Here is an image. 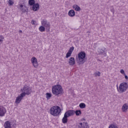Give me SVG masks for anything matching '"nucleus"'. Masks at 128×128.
Listing matches in <instances>:
<instances>
[{
  "mask_svg": "<svg viewBox=\"0 0 128 128\" xmlns=\"http://www.w3.org/2000/svg\"><path fill=\"white\" fill-rule=\"evenodd\" d=\"M76 60L78 66L84 64V62H86V52L82 51L78 53V56L76 58Z\"/></svg>",
  "mask_w": 128,
  "mask_h": 128,
  "instance_id": "1",
  "label": "nucleus"
},
{
  "mask_svg": "<svg viewBox=\"0 0 128 128\" xmlns=\"http://www.w3.org/2000/svg\"><path fill=\"white\" fill-rule=\"evenodd\" d=\"M60 108L58 106H53L50 109V114L54 116H59L61 112Z\"/></svg>",
  "mask_w": 128,
  "mask_h": 128,
  "instance_id": "2",
  "label": "nucleus"
},
{
  "mask_svg": "<svg viewBox=\"0 0 128 128\" xmlns=\"http://www.w3.org/2000/svg\"><path fill=\"white\" fill-rule=\"evenodd\" d=\"M21 92L22 93L21 94L24 96H30L32 92V88H30L28 86H24L22 89Z\"/></svg>",
  "mask_w": 128,
  "mask_h": 128,
  "instance_id": "3",
  "label": "nucleus"
},
{
  "mask_svg": "<svg viewBox=\"0 0 128 128\" xmlns=\"http://www.w3.org/2000/svg\"><path fill=\"white\" fill-rule=\"evenodd\" d=\"M52 92L53 94H55L56 96H58V94H62V86L57 85L53 86L52 88Z\"/></svg>",
  "mask_w": 128,
  "mask_h": 128,
  "instance_id": "4",
  "label": "nucleus"
},
{
  "mask_svg": "<svg viewBox=\"0 0 128 128\" xmlns=\"http://www.w3.org/2000/svg\"><path fill=\"white\" fill-rule=\"evenodd\" d=\"M128 88V83L126 82L121 83L119 86V88L117 86V90L120 94H122L123 92H126Z\"/></svg>",
  "mask_w": 128,
  "mask_h": 128,
  "instance_id": "5",
  "label": "nucleus"
},
{
  "mask_svg": "<svg viewBox=\"0 0 128 128\" xmlns=\"http://www.w3.org/2000/svg\"><path fill=\"white\" fill-rule=\"evenodd\" d=\"M41 24L44 28H46L47 30H50V23L48 22L46 20H43L41 22Z\"/></svg>",
  "mask_w": 128,
  "mask_h": 128,
  "instance_id": "6",
  "label": "nucleus"
},
{
  "mask_svg": "<svg viewBox=\"0 0 128 128\" xmlns=\"http://www.w3.org/2000/svg\"><path fill=\"white\" fill-rule=\"evenodd\" d=\"M31 62L33 66H34L36 68H38V59L36 57L33 56L32 58Z\"/></svg>",
  "mask_w": 128,
  "mask_h": 128,
  "instance_id": "7",
  "label": "nucleus"
},
{
  "mask_svg": "<svg viewBox=\"0 0 128 128\" xmlns=\"http://www.w3.org/2000/svg\"><path fill=\"white\" fill-rule=\"evenodd\" d=\"M24 98V96L22 95V94H20V95L18 96L16 99V104H20V102H22V98Z\"/></svg>",
  "mask_w": 128,
  "mask_h": 128,
  "instance_id": "8",
  "label": "nucleus"
},
{
  "mask_svg": "<svg viewBox=\"0 0 128 128\" xmlns=\"http://www.w3.org/2000/svg\"><path fill=\"white\" fill-rule=\"evenodd\" d=\"M78 128H88V123L80 122L77 125Z\"/></svg>",
  "mask_w": 128,
  "mask_h": 128,
  "instance_id": "9",
  "label": "nucleus"
},
{
  "mask_svg": "<svg viewBox=\"0 0 128 128\" xmlns=\"http://www.w3.org/2000/svg\"><path fill=\"white\" fill-rule=\"evenodd\" d=\"M74 46L71 47L68 50V52L66 54V58H68L70 56H72V52H74Z\"/></svg>",
  "mask_w": 128,
  "mask_h": 128,
  "instance_id": "10",
  "label": "nucleus"
},
{
  "mask_svg": "<svg viewBox=\"0 0 128 128\" xmlns=\"http://www.w3.org/2000/svg\"><path fill=\"white\" fill-rule=\"evenodd\" d=\"M66 116L70 118V116H72L74 114V110H68L64 114Z\"/></svg>",
  "mask_w": 128,
  "mask_h": 128,
  "instance_id": "11",
  "label": "nucleus"
},
{
  "mask_svg": "<svg viewBox=\"0 0 128 128\" xmlns=\"http://www.w3.org/2000/svg\"><path fill=\"white\" fill-rule=\"evenodd\" d=\"M68 62L70 66H74L76 64V60L74 57H71L69 58Z\"/></svg>",
  "mask_w": 128,
  "mask_h": 128,
  "instance_id": "12",
  "label": "nucleus"
},
{
  "mask_svg": "<svg viewBox=\"0 0 128 128\" xmlns=\"http://www.w3.org/2000/svg\"><path fill=\"white\" fill-rule=\"evenodd\" d=\"M6 112V110L4 108L0 107V116H4Z\"/></svg>",
  "mask_w": 128,
  "mask_h": 128,
  "instance_id": "13",
  "label": "nucleus"
},
{
  "mask_svg": "<svg viewBox=\"0 0 128 128\" xmlns=\"http://www.w3.org/2000/svg\"><path fill=\"white\" fill-rule=\"evenodd\" d=\"M32 10L34 12H36L40 10V4L36 3L32 6Z\"/></svg>",
  "mask_w": 128,
  "mask_h": 128,
  "instance_id": "14",
  "label": "nucleus"
},
{
  "mask_svg": "<svg viewBox=\"0 0 128 128\" xmlns=\"http://www.w3.org/2000/svg\"><path fill=\"white\" fill-rule=\"evenodd\" d=\"M122 111L124 112H126L128 111V104H124V105L122 106Z\"/></svg>",
  "mask_w": 128,
  "mask_h": 128,
  "instance_id": "15",
  "label": "nucleus"
},
{
  "mask_svg": "<svg viewBox=\"0 0 128 128\" xmlns=\"http://www.w3.org/2000/svg\"><path fill=\"white\" fill-rule=\"evenodd\" d=\"M68 14L69 16H72V17L74 16H76V12L74 10H69Z\"/></svg>",
  "mask_w": 128,
  "mask_h": 128,
  "instance_id": "16",
  "label": "nucleus"
},
{
  "mask_svg": "<svg viewBox=\"0 0 128 128\" xmlns=\"http://www.w3.org/2000/svg\"><path fill=\"white\" fill-rule=\"evenodd\" d=\"M4 128H12V126H10V122L9 121H6L4 124Z\"/></svg>",
  "mask_w": 128,
  "mask_h": 128,
  "instance_id": "17",
  "label": "nucleus"
},
{
  "mask_svg": "<svg viewBox=\"0 0 128 128\" xmlns=\"http://www.w3.org/2000/svg\"><path fill=\"white\" fill-rule=\"evenodd\" d=\"M73 8L76 10V12H80L81 10L80 8L77 4H74L72 6Z\"/></svg>",
  "mask_w": 128,
  "mask_h": 128,
  "instance_id": "18",
  "label": "nucleus"
},
{
  "mask_svg": "<svg viewBox=\"0 0 128 128\" xmlns=\"http://www.w3.org/2000/svg\"><path fill=\"white\" fill-rule=\"evenodd\" d=\"M68 117L64 114V117L62 119L63 124H66V122H68Z\"/></svg>",
  "mask_w": 128,
  "mask_h": 128,
  "instance_id": "19",
  "label": "nucleus"
},
{
  "mask_svg": "<svg viewBox=\"0 0 128 128\" xmlns=\"http://www.w3.org/2000/svg\"><path fill=\"white\" fill-rule=\"evenodd\" d=\"M99 54H102L106 52V48H104V49L100 50L98 51Z\"/></svg>",
  "mask_w": 128,
  "mask_h": 128,
  "instance_id": "20",
  "label": "nucleus"
},
{
  "mask_svg": "<svg viewBox=\"0 0 128 128\" xmlns=\"http://www.w3.org/2000/svg\"><path fill=\"white\" fill-rule=\"evenodd\" d=\"M28 4L30 6H34V4H36V0H29Z\"/></svg>",
  "mask_w": 128,
  "mask_h": 128,
  "instance_id": "21",
  "label": "nucleus"
},
{
  "mask_svg": "<svg viewBox=\"0 0 128 128\" xmlns=\"http://www.w3.org/2000/svg\"><path fill=\"white\" fill-rule=\"evenodd\" d=\"M39 30L40 32H44L46 30V28H44V26L42 25L39 28Z\"/></svg>",
  "mask_w": 128,
  "mask_h": 128,
  "instance_id": "22",
  "label": "nucleus"
},
{
  "mask_svg": "<svg viewBox=\"0 0 128 128\" xmlns=\"http://www.w3.org/2000/svg\"><path fill=\"white\" fill-rule=\"evenodd\" d=\"M74 114H76L77 116H80V114H82V111H80V110H76L74 112Z\"/></svg>",
  "mask_w": 128,
  "mask_h": 128,
  "instance_id": "23",
  "label": "nucleus"
},
{
  "mask_svg": "<svg viewBox=\"0 0 128 128\" xmlns=\"http://www.w3.org/2000/svg\"><path fill=\"white\" fill-rule=\"evenodd\" d=\"M79 106L80 108H86V104L84 103H80Z\"/></svg>",
  "mask_w": 128,
  "mask_h": 128,
  "instance_id": "24",
  "label": "nucleus"
},
{
  "mask_svg": "<svg viewBox=\"0 0 128 128\" xmlns=\"http://www.w3.org/2000/svg\"><path fill=\"white\" fill-rule=\"evenodd\" d=\"M4 36L0 35V44H2V42H4Z\"/></svg>",
  "mask_w": 128,
  "mask_h": 128,
  "instance_id": "25",
  "label": "nucleus"
},
{
  "mask_svg": "<svg viewBox=\"0 0 128 128\" xmlns=\"http://www.w3.org/2000/svg\"><path fill=\"white\" fill-rule=\"evenodd\" d=\"M46 98L48 100H50V98H52V94L46 93Z\"/></svg>",
  "mask_w": 128,
  "mask_h": 128,
  "instance_id": "26",
  "label": "nucleus"
},
{
  "mask_svg": "<svg viewBox=\"0 0 128 128\" xmlns=\"http://www.w3.org/2000/svg\"><path fill=\"white\" fill-rule=\"evenodd\" d=\"M8 4L9 6H12L14 4V2L12 0H8Z\"/></svg>",
  "mask_w": 128,
  "mask_h": 128,
  "instance_id": "27",
  "label": "nucleus"
},
{
  "mask_svg": "<svg viewBox=\"0 0 128 128\" xmlns=\"http://www.w3.org/2000/svg\"><path fill=\"white\" fill-rule=\"evenodd\" d=\"M94 75L95 76H100V72H96L94 74Z\"/></svg>",
  "mask_w": 128,
  "mask_h": 128,
  "instance_id": "28",
  "label": "nucleus"
},
{
  "mask_svg": "<svg viewBox=\"0 0 128 128\" xmlns=\"http://www.w3.org/2000/svg\"><path fill=\"white\" fill-rule=\"evenodd\" d=\"M108 128H118V126H116V125L112 124L109 126Z\"/></svg>",
  "mask_w": 128,
  "mask_h": 128,
  "instance_id": "29",
  "label": "nucleus"
},
{
  "mask_svg": "<svg viewBox=\"0 0 128 128\" xmlns=\"http://www.w3.org/2000/svg\"><path fill=\"white\" fill-rule=\"evenodd\" d=\"M120 74H123V76L126 74V73L124 72V70L122 69L120 70Z\"/></svg>",
  "mask_w": 128,
  "mask_h": 128,
  "instance_id": "30",
  "label": "nucleus"
},
{
  "mask_svg": "<svg viewBox=\"0 0 128 128\" xmlns=\"http://www.w3.org/2000/svg\"><path fill=\"white\" fill-rule=\"evenodd\" d=\"M31 24H32L34 26H36V22L34 20H32L31 22Z\"/></svg>",
  "mask_w": 128,
  "mask_h": 128,
  "instance_id": "31",
  "label": "nucleus"
},
{
  "mask_svg": "<svg viewBox=\"0 0 128 128\" xmlns=\"http://www.w3.org/2000/svg\"><path fill=\"white\" fill-rule=\"evenodd\" d=\"M20 10H22V12H26V10L24 9L23 8H20Z\"/></svg>",
  "mask_w": 128,
  "mask_h": 128,
  "instance_id": "32",
  "label": "nucleus"
},
{
  "mask_svg": "<svg viewBox=\"0 0 128 128\" xmlns=\"http://www.w3.org/2000/svg\"><path fill=\"white\" fill-rule=\"evenodd\" d=\"M124 76L125 78L128 80V76L126 74L124 75Z\"/></svg>",
  "mask_w": 128,
  "mask_h": 128,
  "instance_id": "33",
  "label": "nucleus"
},
{
  "mask_svg": "<svg viewBox=\"0 0 128 128\" xmlns=\"http://www.w3.org/2000/svg\"><path fill=\"white\" fill-rule=\"evenodd\" d=\"M20 8H24V5L20 4Z\"/></svg>",
  "mask_w": 128,
  "mask_h": 128,
  "instance_id": "34",
  "label": "nucleus"
},
{
  "mask_svg": "<svg viewBox=\"0 0 128 128\" xmlns=\"http://www.w3.org/2000/svg\"><path fill=\"white\" fill-rule=\"evenodd\" d=\"M19 32H20V33H22V31L21 30H20L19 31Z\"/></svg>",
  "mask_w": 128,
  "mask_h": 128,
  "instance_id": "35",
  "label": "nucleus"
},
{
  "mask_svg": "<svg viewBox=\"0 0 128 128\" xmlns=\"http://www.w3.org/2000/svg\"><path fill=\"white\" fill-rule=\"evenodd\" d=\"M83 120H86V119H84V118H83Z\"/></svg>",
  "mask_w": 128,
  "mask_h": 128,
  "instance_id": "36",
  "label": "nucleus"
}]
</instances>
